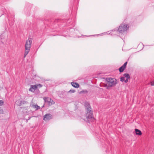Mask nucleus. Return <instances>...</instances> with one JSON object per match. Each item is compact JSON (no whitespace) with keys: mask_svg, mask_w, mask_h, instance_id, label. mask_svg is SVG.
<instances>
[{"mask_svg":"<svg viewBox=\"0 0 154 154\" xmlns=\"http://www.w3.org/2000/svg\"><path fill=\"white\" fill-rule=\"evenodd\" d=\"M32 42V39L29 38L26 40L25 44V51L24 57H25L29 52Z\"/></svg>","mask_w":154,"mask_h":154,"instance_id":"3","label":"nucleus"},{"mask_svg":"<svg viewBox=\"0 0 154 154\" xmlns=\"http://www.w3.org/2000/svg\"><path fill=\"white\" fill-rule=\"evenodd\" d=\"M37 88V86L36 85H32L31 86L30 88L29 89V91H30L33 92L35 90H36Z\"/></svg>","mask_w":154,"mask_h":154,"instance_id":"8","label":"nucleus"},{"mask_svg":"<svg viewBox=\"0 0 154 154\" xmlns=\"http://www.w3.org/2000/svg\"><path fill=\"white\" fill-rule=\"evenodd\" d=\"M75 91V90H70L68 91V92L69 93H74Z\"/></svg>","mask_w":154,"mask_h":154,"instance_id":"15","label":"nucleus"},{"mask_svg":"<svg viewBox=\"0 0 154 154\" xmlns=\"http://www.w3.org/2000/svg\"><path fill=\"white\" fill-rule=\"evenodd\" d=\"M71 84L74 88H78L79 87V84L76 82H72L71 83Z\"/></svg>","mask_w":154,"mask_h":154,"instance_id":"11","label":"nucleus"},{"mask_svg":"<svg viewBox=\"0 0 154 154\" xmlns=\"http://www.w3.org/2000/svg\"><path fill=\"white\" fill-rule=\"evenodd\" d=\"M135 131L136 135L139 136L142 135V133L140 130L136 128L135 129Z\"/></svg>","mask_w":154,"mask_h":154,"instance_id":"10","label":"nucleus"},{"mask_svg":"<svg viewBox=\"0 0 154 154\" xmlns=\"http://www.w3.org/2000/svg\"><path fill=\"white\" fill-rule=\"evenodd\" d=\"M4 104V101L2 100H0V106H3Z\"/></svg>","mask_w":154,"mask_h":154,"instance_id":"16","label":"nucleus"},{"mask_svg":"<svg viewBox=\"0 0 154 154\" xmlns=\"http://www.w3.org/2000/svg\"><path fill=\"white\" fill-rule=\"evenodd\" d=\"M45 102L47 103L49 106H51L54 103V102L53 100L49 97H45Z\"/></svg>","mask_w":154,"mask_h":154,"instance_id":"5","label":"nucleus"},{"mask_svg":"<svg viewBox=\"0 0 154 154\" xmlns=\"http://www.w3.org/2000/svg\"><path fill=\"white\" fill-rule=\"evenodd\" d=\"M151 85H154V81H152L151 82Z\"/></svg>","mask_w":154,"mask_h":154,"instance_id":"19","label":"nucleus"},{"mask_svg":"<svg viewBox=\"0 0 154 154\" xmlns=\"http://www.w3.org/2000/svg\"><path fill=\"white\" fill-rule=\"evenodd\" d=\"M3 110L0 108V114H3Z\"/></svg>","mask_w":154,"mask_h":154,"instance_id":"18","label":"nucleus"},{"mask_svg":"<svg viewBox=\"0 0 154 154\" xmlns=\"http://www.w3.org/2000/svg\"><path fill=\"white\" fill-rule=\"evenodd\" d=\"M85 106L87 113L85 116L86 118L83 119V120L88 122L93 121L94 119L93 116V112L89 103L87 102H85Z\"/></svg>","mask_w":154,"mask_h":154,"instance_id":"1","label":"nucleus"},{"mask_svg":"<svg viewBox=\"0 0 154 154\" xmlns=\"http://www.w3.org/2000/svg\"><path fill=\"white\" fill-rule=\"evenodd\" d=\"M125 79L124 77H122L120 78V81L122 82H125Z\"/></svg>","mask_w":154,"mask_h":154,"instance_id":"14","label":"nucleus"},{"mask_svg":"<svg viewBox=\"0 0 154 154\" xmlns=\"http://www.w3.org/2000/svg\"><path fill=\"white\" fill-rule=\"evenodd\" d=\"M128 27L129 26H128L127 24H122L120 26L118 29V31L120 33H123L126 31Z\"/></svg>","mask_w":154,"mask_h":154,"instance_id":"4","label":"nucleus"},{"mask_svg":"<svg viewBox=\"0 0 154 154\" xmlns=\"http://www.w3.org/2000/svg\"><path fill=\"white\" fill-rule=\"evenodd\" d=\"M124 77L126 78V79L125 80V82L126 83L128 82V80L129 79L130 76L128 74L125 73L123 75Z\"/></svg>","mask_w":154,"mask_h":154,"instance_id":"9","label":"nucleus"},{"mask_svg":"<svg viewBox=\"0 0 154 154\" xmlns=\"http://www.w3.org/2000/svg\"><path fill=\"white\" fill-rule=\"evenodd\" d=\"M127 64V62H125L124 64L119 69V70L120 72H122L124 71V69L126 68Z\"/></svg>","mask_w":154,"mask_h":154,"instance_id":"7","label":"nucleus"},{"mask_svg":"<svg viewBox=\"0 0 154 154\" xmlns=\"http://www.w3.org/2000/svg\"><path fill=\"white\" fill-rule=\"evenodd\" d=\"M100 86L101 87H105L106 89H107V87H108V85H107V84H105L103 83H101L100 84Z\"/></svg>","mask_w":154,"mask_h":154,"instance_id":"13","label":"nucleus"},{"mask_svg":"<svg viewBox=\"0 0 154 154\" xmlns=\"http://www.w3.org/2000/svg\"><path fill=\"white\" fill-rule=\"evenodd\" d=\"M30 106L33 108L35 109L36 110L39 109L40 108V107L37 105L31 104Z\"/></svg>","mask_w":154,"mask_h":154,"instance_id":"12","label":"nucleus"},{"mask_svg":"<svg viewBox=\"0 0 154 154\" xmlns=\"http://www.w3.org/2000/svg\"><path fill=\"white\" fill-rule=\"evenodd\" d=\"M52 116L50 114H45L44 116V120L46 121L52 119Z\"/></svg>","mask_w":154,"mask_h":154,"instance_id":"6","label":"nucleus"},{"mask_svg":"<svg viewBox=\"0 0 154 154\" xmlns=\"http://www.w3.org/2000/svg\"><path fill=\"white\" fill-rule=\"evenodd\" d=\"M106 80L107 82V84L108 85V87H107V89H109L110 87L115 86L118 83L117 80L115 79L107 78Z\"/></svg>","mask_w":154,"mask_h":154,"instance_id":"2","label":"nucleus"},{"mask_svg":"<svg viewBox=\"0 0 154 154\" xmlns=\"http://www.w3.org/2000/svg\"><path fill=\"white\" fill-rule=\"evenodd\" d=\"M36 85L37 86V88L38 87L41 88L42 86V85H41V84H38V85Z\"/></svg>","mask_w":154,"mask_h":154,"instance_id":"17","label":"nucleus"},{"mask_svg":"<svg viewBox=\"0 0 154 154\" xmlns=\"http://www.w3.org/2000/svg\"><path fill=\"white\" fill-rule=\"evenodd\" d=\"M86 92H87V91H86Z\"/></svg>","mask_w":154,"mask_h":154,"instance_id":"20","label":"nucleus"}]
</instances>
